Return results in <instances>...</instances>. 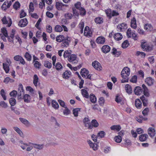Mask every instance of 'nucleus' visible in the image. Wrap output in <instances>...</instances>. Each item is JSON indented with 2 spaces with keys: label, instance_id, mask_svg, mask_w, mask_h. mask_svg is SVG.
<instances>
[{
  "label": "nucleus",
  "instance_id": "37998d69",
  "mask_svg": "<svg viewBox=\"0 0 156 156\" xmlns=\"http://www.w3.org/2000/svg\"><path fill=\"white\" fill-rule=\"evenodd\" d=\"M106 133L105 132L103 131H101L99 132L98 134V136H100L101 138H102L104 137Z\"/></svg>",
  "mask_w": 156,
  "mask_h": 156
},
{
  "label": "nucleus",
  "instance_id": "2eb2a0df",
  "mask_svg": "<svg viewBox=\"0 0 156 156\" xmlns=\"http://www.w3.org/2000/svg\"><path fill=\"white\" fill-rule=\"evenodd\" d=\"M140 99L142 102L143 105L144 106H147L148 100L147 98H146L144 95H142L140 97Z\"/></svg>",
  "mask_w": 156,
  "mask_h": 156
},
{
  "label": "nucleus",
  "instance_id": "bf43d9fd",
  "mask_svg": "<svg viewBox=\"0 0 156 156\" xmlns=\"http://www.w3.org/2000/svg\"><path fill=\"white\" fill-rule=\"evenodd\" d=\"M136 55L137 56L140 55L141 57L144 56V57L146 55V54L144 52L137 51L136 52Z\"/></svg>",
  "mask_w": 156,
  "mask_h": 156
},
{
  "label": "nucleus",
  "instance_id": "f257e3e1",
  "mask_svg": "<svg viewBox=\"0 0 156 156\" xmlns=\"http://www.w3.org/2000/svg\"><path fill=\"white\" fill-rule=\"evenodd\" d=\"M130 70L127 67L124 68L121 72V75L123 78L126 79L128 78L130 74Z\"/></svg>",
  "mask_w": 156,
  "mask_h": 156
},
{
  "label": "nucleus",
  "instance_id": "e2e57ef3",
  "mask_svg": "<svg viewBox=\"0 0 156 156\" xmlns=\"http://www.w3.org/2000/svg\"><path fill=\"white\" fill-rule=\"evenodd\" d=\"M149 111V109L148 108H145L144 110L142 111V113L144 116L147 115L148 112Z\"/></svg>",
  "mask_w": 156,
  "mask_h": 156
},
{
  "label": "nucleus",
  "instance_id": "c85d7f7f",
  "mask_svg": "<svg viewBox=\"0 0 156 156\" xmlns=\"http://www.w3.org/2000/svg\"><path fill=\"white\" fill-rule=\"evenodd\" d=\"M94 20L97 23L99 24H101L103 23V19L101 17L96 18Z\"/></svg>",
  "mask_w": 156,
  "mask_h": 156
},
{
  "label": "nucleus",
  "instance_id": "aec40b11",
  "mask_svg": "<svg viewBox=\"0 0 156 156\" xmlns=\"http://www.w3.org/2000/svg\"><path fill=\"white\" fill-rule=\"evenodd\" d=\"M121 127L119 125H113L112 126L110 129L111 130H116L117 131H119L121 129Z\"/></svg>",
  "mask_w": 156,
  "mask_h": 156
},
{
  "label": "nucleus",
  "instance_id": "79ce46f5",
  "mask_svg": "<svg viewBox=\"0 0 156 156\" xmlns=\"http://www.w3.org/2000/svg\"><path fill=\"white\" fill-rule=\"evenodd\" d=\"M79 10L81 15L85 16L86 15V11L84 8L81 7Z\"/></svg>",
  "mask_w": 156,
  "mask_h": 156
},
{
  "label": "nucleus",
  "instance_id": "603ef678",
  "mask_svg": "<svg viewBox=\"0 0 156 156\" xmlns=\"http://www.w3.org/2000/svg\"><path fill=\"white\" fill-rule=\"evenodd\" d=\"M8 2V1H5L1 6L2 9L4 10H5L7 9V5L6 4Z\"/></svg>",
  "mask_w": 156,
  "mask_h": 156
},
{
  "label": "nucleus",
  "instance_id": "0eeeda50",
  "mask_svg": "<svg viewBox=\"0 0 156 156\" xmlns=\"http://www.w3.org/2000/svg\"><path fill=\"white\" fill-rule=\"evenodd\" d=\"M110 49V47L108 45H104L101 48L102 52L105 53L109 52Z\"/></svg>",
  "mask_w": 156,
  "mask_h": 156
},
{
  "label": "nucleus",
  "instance_id": "cd10ccee",
  "mask_svg": "<svg viewBox=\"0 0 156 156\" xmlns=\"http://www.w3.org/2000/svg\"><path fill=\"white\" fill-rule=\"evenodd\" d=\"M3 67L6 73H8L9 70V67L6 63H3Z\"/></svg>",
  "mask_w": 156,
  "mask_h": 156
},
{
  "label": "nucleus",
  "instance_id": "20e7f679",
  "mask_svg": "<svg viewBox=\"0 0 156 156\" xmlns=\"http://www.w3.org/2000/svg\"><path fill=\"white\" fill-rule=\"evenodd\" d=\"M28 22L27 19L24 18L21 19L19 21L18 25L21 27H25L27 24Z\"/></svg>",
  "mask_w": 156,
  "mask_h": 156
},
{
  "label": "nucleus",
  "instance_id": "49530a36",
  "mask_svg": "<svg viewBox=\"0 0 156 156\" xmlns=\"http://www.w3.org/2000/svg\"><path fill=\"white\" fill-rule=\"evenodd\" d=\"M151 26L150 24H146L144 26V28L147 31H151Z\"/></svg>",
  "mask_w": 156,
  "mask_h": 156
},
{
  "label": "nucleus",
  "instance_id": "72a5a7b5",
  "mask_svg": "<svg viewBox=\"0 0 156 156\" xmlns=\"http://www.w3.org/2000/svg\"><path fill=\"white\" fill-rule=\"evenodd\" d=\"M62 2H56L55 6L58 10H61L62 7Z\"/></svg>",
  "mask_w": 156,
  "mask_h": 156
},
{
  "label": "nucleus",
  "instance_id": "412c9836",
  "mask_svg": "<svg viewBox=\"0 0 156 156\" xmlns=\"http://www.w3.org/2000/svg\"><path fill=\"white\" fill-rule=\"evenodd\" d=\"M125 89L126 92L129 94L132 93V89L131 87L128 84H126L125 86Z\"/></svg>",
  "mask_w": 156,
  "mask_h": 156
},
{
  "label": "nucleus",
  "instance_id": "a878e982",
  "mask_svg": "<svg viewBox=\"0 0 156 156\" xmlns=\"http://www.w3.org/2000/svg\"><path fill=\"white\" fill-rule=\"evenodd\" d=\"M38 77L36 74L34 75L33 77V83L34 85L37 87V83L38 81Z\"/></svg>",
  "mask_w": 156,
  "mask_h": 156
},
{
  "label": "nucleus",
  "instance_id": "393cba45",
  "mask_svg": "<svg viewBox=\"0 0 156 156\" xmlns=\"http://www.w3.org/2000/svg\"><path fill=\"white\" fill-rule=\"evenodd\" d=\"M76 55L74 54H72L68 56V60L70 62L75 60L76 58Z\"/></svg>",
  "mask_w": 156,
  "mask_h": 156
},
{
  "label": "nucleus",
  "instance_id": "f3484780",
  "mask_svg": "<svg viewBox=\"0 0 156 156\" xmlns=\"http://www.w3.org/2000/svg\"><path fill=\"white\" fill-rule=\"evenodd\" d=\"M81 93L82 95L84 97L86 98H88L89 97V95L88 92L87 90L84 89H82L81 90Z\"/></svg>",
  "mask_w": 156,
  "mask_h": 156
},
{
  "label": "nucleus",
  "instance_id": "0e129e2a",
  "mask_svg": "<svg viewBox=\"0 0 156 156\" xmlns=\"http://www.w3.org/2000/svg\"><path fill=\"white\" fill-rule=\"evenodd\" d=\"M122 98L119 97V95H117L116 96V98H115V101L118 103H119L122 100Z\"/></svg>",
  "mask_w": 156,
  "mask_h": 156
},
{
  "label": "nucleus",
  "instance_id": "b1692460",
  "mask_svg": "<svg viewBox=\"0 0 156 156\" xmlns=\"http://www.w3.org/2000/svg\"><path fill=\"white\" fill-rule=\"evenodd\" d=\"M51 104L52 107L55 109H58L59 108V105L57 102L54 100L52 101Z\"/></svg>",
  "mask_w": 156,
  "mask_h": 156
},
{
  "label": "nucleus",
  "instance_id": "e433bc0d",
  "mask_svg": "<svg viewBox=\"0 0 156 156\" xmlns=\"http://www.w3.org/2000/svg\"><path fill=\"white\" fill-rule=\"evenodd\" d=\"M1 31L3 34V35L5 36V37H9L6 28L5 27H3L1 29Z\"/></svg>",
  "mask_w": 156,
  "mask_h": 156
},
{
  "label": "nucleus",
  "instance_id": "39448f33",
  "mask_svg": "<svg viewBox=\"0 0 156 156\" xmlns=\"http://www.w3.org/2000/svg\"><path fill=\"white\" fill-rule=\"evenodd\" d=\"M154 81V80L151 77H147L145 80V82L149 86H151L153 85Z\"/></svg>",
  "mask_w": 156,
  "mask_h": 156
},
{
  "label": "nucleus",
  "instance_id": "bb28decb",
  "mask_svg": "<svg viewBox=\"0 0 156 156\" xmlns=\"http://www.w3.org/2000/svg\"><path fill=\"white\" fill-rule=\"evenodd\" d=\"M19 120L22 123L26 126L28 125L29 124V122L28 121L25 119L22 118H19Z\"/></svg>",
  "mask_w": 156,
  "mask_h": 156
},
{
  "label": "nucleus",
  "instance_id": "a211bd4d",
  "mask_svg": "<svg viewBox=\"0 0 156 156\" xmlns=\"http://www.w3.org/2000/svg\"><path fill=\"white\" fill-rule=\"evenodd\" d=\"M141 102L140 100L138 98L136 99L135 101V105L136 107L138 108L141 107Z\"/></svg>",
  "mask_w": 156,
  "mask_h": 156
},
{
  "label": "nucleus",
  "instance_id": "5701e85b",
  "mask_svg": "<svg viewBox=\"0 0 156 156\" xmlns=\"http://www.w3.org/2000/svg\"><path fill=\"white\" fill-rule=\"evenodd\" d=\"M118 29L121 30L122 29L125 30L127 29V24L125 23H122L120 25H119L117 26Z\"/></svg>",
  "mask_w": 156,
  "mask_h": 156
},
{
  "label": "nucleus",
  "instance_id": "423d86ee",
  "mask_svg": "<svg viewBox=\"0 0 156 156\" xmlns=\"http://www.w3.org/2000/svg\"><path fill=\"white\" fill-rule=\"evenodd\" d=\"M105 41V38L103 36L98 37L96 40V42L98 44H104Z\"/></svg>",
  "mask_w": 156,
  "mask_h": 156
},
{
  "label": "nucleus",
  "instance_id": "4d7b16f0",
  "mask_svg": "<svg viewBox=\"0 0 156 156\" xmlns=\"http://www.w3.org/2000/svg\"><path fill=\"white\" fill-rule=\"evenodd\" d=\"M71 52H69L68 50H66L64 51L63 54V56L65 58L67 57L68 58V56H69Z\"/></svg>",
  "mask_w": 156,
  "mask_h": 156
},
{
  "label": "nucleus",
  "instance_id": "f704fd0d",
  "mask_svg": "<svg viewBox=\"0 0 156 156\" xmlns=\"http://www.w3.org/2000/svg\"><path fill=\"white\" fill-rule=\"evenodd\" d=\"M55 30L57 32H60L63 30V29L60 26L57 25L55 27Z\"/></svg>",
  "mask_w": 156,
  "mask_h": 156
},
{
  "label": "nucleus",
  "instance_id": "13d9d810",
  "mask_svg": "<svg viewBox=\"0 0 156 156\" xmlns=\"http://www.w3.org/2000/svg\"><path fill=\"white\" fill-rule=\"evenodd\" d=\"M0 106L4 108H6L8 107L7 104L4 101H2L0 102Z\"/></svg>",
  "mask_w": 156,
  "mask_h": 156
},
{
  "label": "nucleus",
  "instance_id": "5fc2aeb1",
  "mask_svg": "<svg viewBox=\"0 0 156 156\" xmlns=\"http://www.w3.org/2000/svg\"><path fill=\"white\" fill-rule=\"evenodd\" d=\"M130 82L132 83H136L137 82V76L136 75H134L132 76L131 79L130 80Z\"/></svg>",
  "mask_w": 156,
  "mask_h": 156
},
{
  "label": "nucleus",
  "instance_id": "9d476101",
  "mask_svg": "<svg viewBox=\"0 0 156 156\" xmlns=\"http://www.w3.org/2000/svg\"><path fill=\"white\" fill-rule=\"evenodd\" d=\"M148 134L151 137H153L155 134V129L151 127L149 128L148 129Z\"/></svg>",
  "mask_w": 156,
  "mask_h": 156
},
{
  "label": "nucleus",
  "instance_id": "ddd939ff",
  "mask_svg": "<svg viewBox=\"0 0 156 156\" xmlns=\"http://www.w3.org/2000/svg\"><path fill=\"white\" fill-rule=\"evenodd\" d=\"M114 37L116 40L118 41L122 39V36L121 33H118L114 34Z\"/></svg>",
  "mask_w": 156,
  "mask_h": 156
},
{
  "label": "nucleus",
  "instance_id": "8fccbe9b",
  "mask_svg": "<svg viewBox=\"0 0 156 156\" xmlns=\"http://www.w3.org/2000/svg\"><path fill=\"white\" fill-rule=\"evenodd\" d=\"M13 129L15 130L17 133L20 136H21V134H23L22 132L20 129L17 127H13Z\"/></svg>",
  "mask_w": 156,
  "mask_h": 156
},
{
  "label": "nucleus",
  "instance_id": "69168bd1",
  "mask_svg": "<svg viewBox=\"0 0 156 156\" xmlns=\"http://www.w3.org/2000/svg\"><path fill=\"white\" fill-rule=\"evenodd\" d=\"M58 102L59 103L60 105L61 106L64 108L66 107L65 105V103L63 101L59 99L58 100Z\"/></svg>",
  "mask_w": 156,
  "mask_h": 156
},
{
  "label": "nucleus",
  "instance_id": "4c0bfd02",
  "mask_svg": "<svg viewBox=\"0 0 156 156\" xmlns=\"http://www.w3.org/2000/svg\"><path fill=\"white\" fill-rule=\"evenodd\" d=\"M80 108H76L73 110V113L75 117H77L78 115V112L80 111Z\"/></svg>",
  "mask_w": 156,
  "mask_h": 156
},
{
  "label": "nucleus",
  "instance_id": "f03ea898",
  "mask_svg": "<svg viewBox=\"0 0 156 156\" xmlns=\"http://www.w3.org/2000/svg\"><path fill=\"white\" fill-rule=\"evenodd\" d=\"M140 46L141 48L144 49V51H149L151 50V47L146 43L145 41H143L141 42Z\"/></svg>",
  "mask_w": 156,
  "mask_h": 156
},
{
  "label": "nucleus",
  "instance_id": "3c124183",
  "mask_svg": "<svg viewBox=\"0 0 156 156\" xmlns=\"http://www.w3.org/2000/svg\"><path fill=\"white\" fill-rule=\"evenodd\" d=\"M105 102V99L104 98L101 97H100L98 101V102L99 105L101 106H102L104 104Z\"/></svg>",
  "mask_w": 156,
  "mask_h": 156
},
{
  "label": "nucleus",
  "instance_id": "473e14b6",
  "mask_svg": "<svg viewBox=\"0 0 156 156\" xmlns=\"http://www.w3.org/2000/svg\"><path fill=\"white\" fill-rule=\"evenodd\" d=\"M55 67L57 70H61L63 68L62 65L61 63L59 62H58L56 63L55 65Z\"/></svg>",
  "mask_w": 156,
  "mask_h": 156
},
{
  "label": "nucleus",
  "instance_id": "4be33fe9",
  "mask_svg": "<svg viewBox=\"0 0 156 156\" xmlns=\"http://www.w3.org/2000/svg\"><path fill=\"white\" fill-rule=\"evenodd\" d=\"M65 37L63 35H59L58 36L56 37V41L58 42H61L64 41Z\"/></svg>",
  "mask_w": 156,
  "mask_h": 156
},
{
  "label": "nucleus",
  "instance_id": "9b49d317",
  "mask_svg": "<svg viewBox=\"0 0 156 156\" xmlns=\"http://www.w3.org/2000/svg\"><path fill=\"white\" fill-rule=\"evenodd\" d=\"M148 137V135L146 134H144L140 135L139 136V139L140 141L143 142L146 141Z\"/></svg>",
  "mask_w": 156,
  "mask_h": 156
},
{
  "label": "nucleus",
  "instance_id": "6e6d98bb",
  "mask_svg": "<svg viewBox=\"0 0 156 156\" xmlns=\"http://www.w3.org/2000/svg\"><path fill=\"white\" fill-rule=\"evenodd\" d=\"M46 29L47 31L49 33L52 32V27L49 25H48L46 26Z\"/></svg>",
  "mask_w": 156,
  "mask_h": 156
},
{
  "label": "nucleus",
  "instance_id": "ea45409f",
  "mask_svg": "<svg viewBox=\"0 0 156 156\" xmlns=\"http://www.w3.org/2000/svg\"><path fill=\"white\" fill-rule=\"evenodd\" d=\"M24 56L27 61H30L31 60V56L28 52H26Z\"/></svg>",
  "mask_w": 156,
  "mask_h": 156
},
{
  "label": "nucleus",
  "instance_id": "774afa93",
  "mask_svg": "<svg viewBox=\"0 0 156 156\" xmlns=\"http://www.w3.org/2000/svg\"><path fill=\"white\" fill-rule=\"evenodd\" d=\"M29 8L30 10L33 12L34 11V4L33 2H30L29 6Z\"/></svg>",
  "mask_w": 156,
  "mask_h": 156
},
{
  "label": "nucleus",
  "instance_id": "864d4df0",
  "mask_svg": "<svg viewBox=\"0 0 156 156\" xmlns=\"http://www.w3.org/2000/svg\"><path fill=\"white\" fill-rule=\"evenodd\" d=\"M65 109L63 111V114L64 115H67L70 113V110L66 107L65 108Z\"/></svg>",
  "mask_w": 156,
  "mask_h": 156
},
{
  "label": "nucleus",
  "instance_id": "f8f14e48",
  "mask_svg": "<svg viewBox=\"0 0 156 156\" xmlns=\"http://www.w3.org/2000/svg\"><path fill=\"white\" fill-rule=\"evenodd\" d=\"M23 99L25 102L29 103L30 102L31 99L30 96L28 94H25L23 97Z\"/></svg>",
  "mask_w": 156,
  "mask_h": 156
},
{
  "label": "nucleus",
  "instance_id": "680f3d73",
  "mask_svg": "<svg viewBox=\"0 0 156 156\" xmlns=\"http://www.w3.org/2000/svg\"><path fill=\"white\" fill-rule=\"evenodd\" d=\"M34 66L36 68H39L40 66H41V63L38 61H35Z\"/></svg>",
  "mask_w": 156,
  "mask_h": 156
},
{
  "label": "nucleus",
  "instance_id": "2f4dec72",
  "mask_svg": "<svg viewBox=\"0 0 156 156\" xmlns=\"http://www.w3.org/2000/svg\"><path fill=\"white\" fill-rule=\"evenodd\" d=\"M44 65L45 67L48 69H50L52 66L51 63L48 61H45Z\"/></svg>",
  "mask_w": 156,
  "mask_h": 156
},
{
  "label": "nucleus",
  "instance_id": "c03bdc74",
  "mask_svg": "<svg viewBox=\"0 0 156 156\" xmlns=\"http://www.w3.org/2000/svg\"><path fill=\"white\" fill-rule=\"evenodd\" d=\"M122 137L120 136H115L114 138L115 141L117 143H120L122 141Z\"/></svg>",
  "mask_w": 156,
  "mask_h": 156
},
{
  "label": "nucleus",
  "instance_id": "c9c22d12",
  "mask_svg": "<svg viewBox=\"0 0 156 156\" xmlns=\"http://www.w3.org/2000/svg\"><path fill=\"white\" fill-rule=\"evenodd\" d=\"M72 9L73 15L74 16H76L78 17L79 15V10L77 9H76L74 7Z\"/></svg>",
  "mask_w": 156,
  "mask_h": 156
},
{
  "label": "nucleus",
  "instance_id": "6e6552de",
  "mask_svg": "<svg viewBox=\"0 0 156 156\" xmlns=\"http://www.w3.org/2000/svg\"><path fill=\"white\" fill-rule=\"evenodd\" d=\"M89 73V71L85 68H82L81 69L80 73L83 77H85Z\"/></svg>",
  "mask_w": 156,
  "mask_h": 156
},
{
  "label": "nucleus",
  "instance_id": "052dcab7",
  "mask_svg": "<svg viewBox=\"0 0 156 156\" xmlns=\"http://www.w3.org/2000/svg\"><path fill=\"white\" fill-rule=\"evenodd\" d=\"M75 7L78 10H79L80 8L81 7V4L80 2H77L75 4Z\"/></svg>",
  "mask_w": 156,
  "mask_h": 156
},
{
  "label": "nucleus",
  "instance_id": "c756f323",
  "mask_svg": "<svg viewBox=\"0 0 156 156\" xmlns=\"http://www.w3.org/2000/svg\"><path fill=\"white\" fill-rule=\"evenodd\" d=\"M9 103L11 106H14L16 104V100L14 98H12L9 99Z\"/></svg>",
  "mask_w": 156,
  "mask_h": 156
},
{
  "label": "nucleus",
  "instance_id": "1a4fd4ad",
  "mask_svg": "<svg viewBox=\"0 0 156 156\" xmlns=\"http://www.w3.org/2000/svg\"><path fill=\"white\" fill-rule=\"evenodd\" d=\"M142 89L139 86L136 87L134 90V92L136 95L140 94L142 93Z\"/></svg>",
  "mask_w": 156,
  "mask_h": 156
},
{
  "label": "nucleus",
  "instance_id": "a18cd8bd",
  "mask_svg": "<svg viewBox=\"0 0 156 156\" xmlns=\"http://www.w3.org/2000/svg\"><path fill=\"white\" fill-rule=\"evenodd\" d=\"M128 43L129 41L128 40H126L122 44V47L123 48H126L128 46Z\"/></svg>",
  "mask_w": 156,
  "mask_h": 156
},
{
  "label": "nucleus",
  "instance_id": "6ab92c4d",
  "mask_svg": "<svg viewBox=\"0 0 156 156\" xmlns=\"http://www.w3.org/2000/svg\"><path fill=\"white\" fill-rule=\"evenodd\" d=\"M18 94H24V90L23 89V86L22 84L20 83L19 85L18 89Z\"/></svg>",
  "mask_w": 156,
  "mask_h": 156
},
{
  "label": "nucleus",
  "instance_id": "09e8293b",
  "mask_svg": "<svg viewBox=\"0 0 156 156\" xmlns=\"http://www.w3.org/2000/svg\"><path fill=\"white\" fill-rule=\"evenodd\" d=\"M101 150L103 151L104 152L106 153L109 151L110 148V147H102Z\"/></svg>",
  "mask_w": 156,
  "mask_h": 156
},
{
  "label": "nucleus",
  "instance_id": "de8ad7c7",
  "mask_svg": "<svg viewBox=\"0 0 156 156\" xmlns=\"http://www.w3.org/2000/svg\"><path fill=\"white\" fill-rule=\"evenodd\" d=\"M105 12L107 16L109 17V19H111L112 16L111 9H109L106 10Z\"/></svg>",
  "mask_w": 156,
  "mask_h": 156
},
{
  "label": "nucleus",
  "instance_id": "58836bf2",
  "mask_svg": "<svg viewBox=\"0 0 156 156\" xmlns=\"http://www.w3.org/2000/svg\"><path fill=\"white\" fill-rule=\"evenodd\" d=\"M91 126L93 127H97L99 125L98 123L97 120L95 119H93L91 121Z\"/></svg>",
  "mask_w": 156,
  "mask_h": 156
},
{
  "label": "nucleus",
  "instance_id": "dca6fc26",
  "mask_svg": "<svg viewBox=\"0 0 156 156\" xmlns=\"http://www.w3.org/2000/svg\"><path fill=\"white\" fill-rule=\"evenodd\" d=\"M89 98L90 101L92 103H95L96 102V98L94 94H91L90 95Z\"/></svg>",
  "mask_w": 156,
  "mask_h": 156
},
{
  "label": "nucleus",
  "instance_id": "a19ab883",
  "mask_svg": "<svg viewBox=\"0 0 156 156\" xmlns=\"http://www.w3.org/2000/svg\"><path fill=\"white\" fill-rule=\"evenodd\" d=\"M17 94V92L16 90H13L9 93L10 96L11 97H13L14 98H16Z\"/></svg>",
  "mask_w": 156,
  "mask_h": 156
},
{
  "label": "nucleus",
  "instance_id": "7c9ffc66",
  "mask_svg": "<svg viewBox=\"0 0 156 156\" xmlns=\"http://www.w3.org/2000/svg\"><path fill=\"white\" fill-rule=\"evenodd\" d=\"M20 5L18 1H16L13 5V8L16 10H17L20 7Z\"/></svg>",
  "mask_w": 156,
  "mask_h": 156
},
{
  "label": "nucleus",
  "instance_id": "7ed1b4c3",
  "mask_svg": "<svg viewBox=\"0 0 156 156\" xmlns=\"http://www.w3.org/2000/svg\"><path fill=\"white\" fill-rule=\"evenodd\" d=\"M92 66L96 69L98 70H100L102 68L101 64L97 61H95L92 62Z\"/></svg>",
  "mask_w": 156,
  "mask_h": 156
},
{
  "label": "nucleus",
  "instance_id": "338daca9",
  "mask_svg": "<svg viewBox=\"0 0 156 156\" xmlns=\"http://www.w3.org/2000/svg\"><path fill=\"white\" fill-rule=\"evenodd\" d=\"M26 13L24 12V10L23 9H22L21 12L20 14V18L24 17L26 16Z\"/></svg>",
  "mask_w": 156,
  "mask_h": 156
},
{
  "label": "nucleus",
  "instance_id": "4468645a",
  "mask_svg": "<svg viewBox=\"0 0 156 156\" xmlns=\"http://www.w3.org/2000/svg\"><path fill=\"white\" fill-rule=\"evenodd\" d=\"M71 74V72L70 71L66 70L62 74L63 78L66 79H68L69 77Z\"/></svg>",
  "mask_w": 156,
  "mask_h": 156
}]
</instances>
